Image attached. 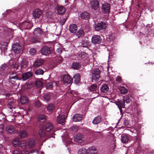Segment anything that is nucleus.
Returning a JSON list of instances; mask_svg holds the SVG:
<instances>
[{
	"label": "nucleus",
	"mask_w": 154,
	"mask_h": 154,
	"mask_svg": "<svg viewBox=\"0 0 154 154\" xmlns=\"http://www.w3.org/2000/svg\"><path fill=\"white\" fill-rule=\"evenodd\" d=\"M6 64H3L0 67V69L1 70H3L6 67Z\"/></svg>",
	"instance_id": "obj_60"
},
{
	"label": "nucleus",
	"mask_w": 154,
	"mask_h": 154,
	"mask_svg": "<svg viewBox=\"0 0 154 154\" xmlns=\"http://www.w3.org/2000/svg\"><path fill=\"white\" fill-rule=\"evenodd\" d=\"M62 81L64 85H71L72 81V79L69 77L68 75H64L62 78Z\"/></svg>",
	"instance_id": "obj_3"
},
{
	"label": "nucleus",
	"mask_w": 154,
	"mask_h": 154,
	"mask_svg": "<svg viewBox=\"0 0 154 154\" xmlns=\"http://www.w3.org/2000/svg\"><path fill=\"white\" fill-rule=\"evenodd\" d=\"M79 56L84 60L87 59L88 57L87 54L84 52H81L79 54Z\"/></svg>",
	"instance_id": "obj_29"
},
{
	"label": "nucleus",
	"mask_w": 154,
	"mask_h": 154,
	"mask_svg": "<svg viewBox=\"0 0 154 154\" xmlns=\"http://www.w3.org/2000/svg\"><path fill=\"white\" fill-rule=\"evenodd\" d=\"M35 143L34 138H30L29 139L28 142V145L29 148H33L35 145Z\"/></svg>",
	"instance_id": "obj_27"
},
{
	"label": "nucleus",
	"mask_w": 154,
	"mask_h": 154,
	"mask_svg": "<svg viewBox=\"0 0 154 154\" xmlns=\"http://www.w3.org/2000/svg\"><path fill=\"white\" fill-rule=\"evenodd\" d=\"M21 154H29V152L27 151H23L22 152Z\"/></svg>",
	"instance_id": "obj_64"
},
{
	"label": "nucleus",
	"mask_w": 154,
	"mask_h": 154,
	"mask_svg": "<svg viewBox=\"0 0 154 154\" xmlns=\"http://www.w3.org/2000/svg\"><path fill=\"white\" fill-rule=\"evenodd\" d=\"M75 79L74 82L75 83L77 84L79 83L80 80V76L79 73H77L75 75L73 76Z\"/></svg>",
	"instance_id": "obj_34"
},
{
	"label": "nucleus",
	"mask_w": 154,
	"mask_h": 154,
	"mask_svg": "<svg viewBox=\"0 0 154 154\" xmlns=\"http://www.w3.org/2000/svg\"><path fill=\"white\" fill-rule=\"evenodd\" d=\"M43 85V83L41 81H37L36 82V85L38 87H40Z\"/></svg>",
	"instance_id": "obj_52"
},
{
	"label": "nucleus",
	"mask_w": 154,
	"mask_h": 154,
	"mask_svg": "<svg viewBox=\"0 0 154 154\" xmlns=\"http://www.w3.org/2000/svg\"><path fill=\"white\" fill-rule=\"evenodd\" d=\"M1 120L0 119V122ZM4 124H0V136H2L3 135Z\"/></svg>",
	"instance_id": "obj_43"
},
{
	"label": "nucleus",
	"mask_w": 154,
	"mask_h": 154,
	"mask_svg": "<svg viewBox=\"0 0 154 154\" xmlns=\"http://www.w3.org/2000/svg\"><path fill=\"white\" fill-rule=\"evenodd\" d=\"M99 4L97 0H92L91 2V8L94 10H97L99 7Z\"/></svg>",
	"instance_id": "obj_17"
},
{
	"label": "nucleus",
	"mask_w": 154,
	"mask_h": 154,
	"mask_svg": "<svg viewBox=\"0 0 154 154\" xmlns=\"http://www.w3.org/2000/svg\"><path fill=\"white\" fill-rule=\"evenodd\" d=\"M33 75L32 73L31 72H28L22 74V78L21 80L25 81L29 78L31 77Z\"/></svg>",
	"instance_id": "obj_10"
},
{
	"label": "nucleus",
	"mask_w": 154,
	"mask_h": 154,
	"mask_svg": "<svg viewBox=\"0 0 154 154\" xmlns=\"http://www.w3.org/2000/svg\"><path fill=\"white\" fill-rule=\"evenodd\" d=\"M78 154H87V150L85 148H80L78 152Z\"/></svg>",
	"instance_id": "obj_42"
},
{
	"label": "nucleus",
	"mask_w": 154,
	"mask_h": 154,
	"mask_svg": "<svg viewBox=\"0 0 154 154\" xmlns=\"http://www.w3.org/2000/svg\"><path fill=\"white\" fill-rule=\"evenodd\" d=\"M129 140L128 135L122 134L121 135V142L123 143H127Z\"/></svg>",
	"instance_id": "obj_25"
},
{
	"label": "nucleus",
	"mask_w": 154,
	"mask_h": 154,
	"mask_svg": "<svg viewBox=\"0 0 154 154\" xmlns=\"http://www.w3.org/2000/svg\"><path fill=\"white\" fill-rule=\"evenodd\" d=\"M26 141L25 140H22L20 144V147L22 149H24L26 148Z\"/></svg>",
	"instance_id": "obj_44"
},
{
	"label": "nucleus",
	"mask_w": 154,
	"mask_h": 154,
	"mask_svg": "<svg viewBox=\"0 0 154 154\" xmlns=\"http://www.w3.org/2000/svg\"><path fill=\"white\" fill-rule=\"evenodd\" d=\"M89 91L93 93H97L98 92L97 86L96 84H94L91 85L89 88Z\"/></svg>",
	"instance_id": "obj_20"
},
{
	"label": "nucleus",
	"mask_w": 154,
	"mask_h": 154,
	"mask_svg": "<svg viewBox=\"0 0 154 154\" xmlns=\"http://www.w3.org/2000/svg\"><path fill=\"white\" fill-rule=\"evenodd\" d=\"M54 83L55 84H56L55 82H50L48 83L46 85V88L49 89L52 88L53 87Z\"/></svg>",
	"instance_id": "obj_51"
},
{
	"label": "nucleus",
	"mask_w": 154,
	"mask_h": 154,
	"mask_svg": "<svg viewBox=\"0 0 154 154\" xmlns=\"http://www.w3.org/2000/svg\"><path fill=\"white\" fill-rule=\"evenodd\" d=\"M16 131L14 127L11 125H8L6 128V131L7 133L9 134L13 133Z\"/></svg>",
	"instance_id": "obj_18"
},
{
	"label": "nucleus",
	"mask_w": 154,
	"mask_h": 154,
	"mask_svg": "<svg viewBox=\"0 0 154 154\" xmlns=\"http://www.w3.org/2000/svg\"><path fill=\"white\" fill-rule=\"evenodd\" d=\"M31 55H34L36 53V50L34 48L31 49L29 51Z\"/></svg>",
	"instance_id": "obj_55"
},
{
	"label": "nucleus",
	"mask_w": 154,
	"mask_h": 154,
	"mask_svg": "<svg viewBox=\"0 0 154 154\" xmlns=\"http://www.w3.org/2000/svg\"><path fill=\"white\" fill-rule=\"evenodd\" d=\"M101 37L99 35H94L92 37V42L94 44H99L101 42Z\"/></svg>",
	"instance_id": "obj_4"
},
{
	"label": "nucleus",
	"mask_w": 154,
	"mask_h": 154,
	"mask_svg": "<svg viewBox=\"0 0 154 154\" xmlns=\"http://www.w3.org/2000/svg\"><path fill=\"white\" fill-rule=\"evenodd\" d=\"M28 64L27 61L25 58H23L21 63V68L22 69L25 68Z\"/></svg>",
	"instance_id": "obj_33"
},
{
	"label": "nucleus",
	"mask_w": 154,
	"mask_h": 154,
	"mask_svg": "<svg viewBox=\"0 0 154 154\" xmlns=\"http://www.w3.org/2000/svg\"><path fill=\"white\" fill-rule=\"evenodd\" d=\"M100 70L98 69H95L93 70L92 72V79L93 81H97L100 78Z\"/></svg>",
	"instance_id": "obj_2"
},
{
	"label": "nucleus",
	"mask_w": 154,
	"mask_h": 154,
	"mask_svg": "<svg viewBox=\"0 0 154 154\" xmlns=\"http://www.w3.org/2000/svg\"><path fill=\"white\" fill-rule=\"evenodd\" d=\"M118 89L122 94H125L128 93V90L124 87L119 86L118 87Z\"/></svg>",
	"instance_id": "obj_35"
},
{
	"label": "nucleus",
	"mask_w": 154,
	"mask_h": 154,
	"mask_svg": "<svg viewBox=\"0 0 154 154\" xmlns=\"http://www.w3.org/2000/svg\"><path fill=\"white\" fill-rule=\"evenodd\" d=\"M106 27V23L101 22L100 23L95 24L94 28L96 30L99 31L105 29Z\"/></svg>",
	"instance_id": "obj_5"
},
{
	"label": "nucleus",
	"mask_w": 154,
	"mask_h": 154,
	"mask_svg": "<svg viewBox=\"0 0 154 154\" xmlns=\"http://www.w3.org/2000/svg\"><path fill=\"white\" fill-rule=\"evenodd\" d=\"M42 31L40 28H36L33 31V34L35 35L39 36L42 34Z\"/></svg>",
	"instance_id": "obj_26"
},
{
	"label": "nucleus",
	"mask_w": 154,
	"mask_h": 154,
	"mask_svg": "<svg viewBox=\"0 0 154 154\" xmlns=\"http://www.w3.org/2000/svg\"><path fill=\"white\" fill-rule=\"evenodd\" d=\"M115 35L113 33H110L107 36V38L108 40H112L115 39Z\"/></svg>",
	"instance_id": "obj_39"
},
{
	"label": "nucleus",
	"mask_w": 154,
	"mask_h": 154,
	"mask_svg": "<svg viewBox=\"0 0 154 154\" xmlns=\"http://www.w3.org/2000/svg\"><path fill=\"white\" fill-rule=\"evenodd\" d=\"M39 134L41 137H44L46 135V134L43 130H40L39 131Z\"/></svg>",
	"instance_id": "obj_49"
},
{
	"label": "nucleus",
	"mask_w": 154,
	"mask_h": 154,
	"mask_svg": "<svg viewBox=\"0 0 154 154\" xmlns=\"http://www.w3.org/2000/svg\"><path fill=\"white\" fill-rule=\"evenodd\" d=\"M82 119V115L79 114H76L72 117L73 121L75 122H79Z\"/></svg>",
	"instance_id": "obj_21"
},
{
	"label": "nucleus",
	"mask_w": 154,
	"mask_h": 154,
	"mask_svg": "<svg viewBox=\"0 0 154 154\" xmlns=\"http://www.w3.org/2000/svg\"><path fill=\"white\" fill-rule=\"evenodd\" d=\"M18 134L20 137L22 139L25 138L28 135L27 131L24 129L20 130Z\"/></svg>",
	"instance_id": "obj_11"
},
{
	"label": "nucleus",
	"mask_w": 154,
	"mask_h": 154,
	"mask_svg": "<svg viewBox=\"0 0 154 154\" xmlns=\"http://www.w3.org/2000/svg\"><path fill=\"white\" fill-rule=\"evenodd\" d=\"M44 60L42 59H38L34 62L33 66L34 67L37 68L42 65L44 62Z\"/></svg>",
	"instance_id": "obj_19"
},
{
	"label": "nucleus",
	"mask_w": 154,
	"mask_h": 154,
	"mask_svg": "<svg viewBox=\"0 0 154 154\" xmlns=\"http://www.w3.org/2000/svg\"><path fill=\"white\" fill-rule=\"evenodd\" d=\"M75 141L78 143H82L84 140V138L82 134H77L74 137Z\"/></svg>",
	"instance_id": "obj_9"
},
{
	"label": "nucleus",
	"mask_w": 154,
	"mask_h": 154,
	"mask_svg": "<svg viewBox=\"0 0 154 154\" xmlns=\"http://www.w3.org/2000/svg\"><path fill=\"white\" fill-rule=\"evenodd\" d=\"M87 154H97V151L94 146H91L87 149Z\"/></svg>",
	"instance_id": "obj_14"
},
{
	"label": "nucleus",
	"mask_w": 154,
	"mask_h": 154,
	"mask_svg": "<svg viewBox=\"0 0 154 154\" xmlns=\"http://www.w3.org/2000/svg\"><path fill=\"white\" fill-rule=\"evenodd\" d=\"M80 17L81 18L83 19L87 20L89 17V15L88 13L87 12H85L81 14Z\"/></svg>",
	"instance_id": "obj_30"
},
{
	"label": "nucleus",
	"mask_w": 154,
	"mask_h": 154,
	"mask_svg": "<svg viewBox=\"0 0 154 154\" xmlns=\"http://www.w3.org/2000/svg\"><path fill=\"white\" fill-rule=\"evenodd\" d=\"M21 103L23 104H26L29 101L28 98L25 95H21L20 97Z\"/></svg>",
	"instance_id": "obj_24"
},
{
	"label": "nucleus",
	"mask_w": 154,
	"mask_h": 154,
	"mask_svg": "<svg viewBox=\"0 0 154 154\" xmlns=\"http://www.w3.org/2000/svg\"><path fill=\"white\" fill-rule=\"evenodd\" d=\"M12 79L21 80V79L19 78L17 75H16L15 74L13 73L11 74L10 75L9 77V81L11 84H14L15 81H12Z\"/></svg>",
	"instance_id": "obj_16"
},
{
	"label": "nucleus",
	"mask_w": 154,
	"mask_h": 154,
	"mask_svg": "<svg viewBox=\"0 0 154 154\" xmlns=\"http://www.w3.org/2000/svg\"><path fill=\"white\" fill-rule=\"evenodd\" d=\"M42 15V11L39 9H36L33 12V16L35 18H39Z\"/></svg>",
	"instance_id": "obj_13"
},
{
	"label": "nucleus",
	"mask_w": 154,
	"mask_h": 154,
	"mask_svg": "<svg viewBox=\"0 0 154 154\" xmlns=\"http://www.w3.org/2000/svg\"><path fill=\"white\" fill-rule=\"evenodd\" d=\"M116 81L118 83H119L121 82V77L119 76H118L116 79Z\"/></svg>",
	"instance_id": "obj_61"
},
{
	"label": "nucleus",
	"mask_w": 154,
	"mask_h": 154,
	"mask_svg": "<svg viewBox=\"0 0 154 154\" xmlns=\"http://www.w3.org/2000/svg\"><path fill=\"white\" fill-rule=\"evenodd\" d=\"M57 10L58 13L60 15L63 14L65 13L66 11V9L65 8L61 6H57Z\"/></svg>",
	"instance_id": "obj_22"
},
{
	"label": "nucleus",
	"mask_w": 154,
	"mask_h": 154,
	"mask_svg": "<svg viewBox=\"0 0 154 154\" xmlns=\"http://www.w3.org/2000/svg\"><path fill=\"white\" fill-rule=\"evenodd\" d=\"M41 52L42 54L47 55L50 53L51 50L49 47L45 46L42 48Z\"/></svg>",
	"instance_id": "obj_15"
},
{
	"label": "nucleus",
	"mask_w": 154,
	"mask_h": 154,
	"mask_svg": "<svg viewBox=\"0 0 154 154\" xmlns=\"http://www.w3.org/2000/svg\"><path fill=\"white\" fill-rule=\"evenodd\" d=\"M14 103L12 101L9 102L8 104V107L10 109L14 108Z\"/></svg>",
	"instance_id": "obj_48"
},
{
	"label": "nucleus",
	"mask_w": 154,
	"mask_h": 154,
	"mask_svg": "<svg viewBox=\"0 0 154 154\" xmlns=\"http://www.w3.org/2000/svg\"><path fill=\"white\" fill-rule=\"evenodd\" d=\"M13 50L16 54H18L21 51V47L18 43L14 44L12 47Z\"/></svg>",
	"instance_id": "obj_8"
},
{
	"label": "nucleus",
	"mask_w": 154,
	"mask_h": 154,
	"mask_svg": "<svg viewBox=\"0 0 154 154\" xmlns=\"http://www.w3.org/2000/svg\"><path fill=\"white\" fill-rule=\"evenodd\" d=\"M109 88L106 85H104L101 88V91L102 92L105 93L109 90Z\"/></svg>",
	"instance_id": "obj_38"
},
{
	"label": "nucleus",
	"mask_w": 154,
	"mask_h": 154,
	"mask_svg": "<svg viewBox=\"0 0 154 154\" xmlns=\"http://www.w3.org/2000/svg\"><path fill=\"white\" fill-rule=\"evenodd\" d=\"M63 141L66 142L67 144H69L70 143V139H69L67 136L66 138H64L63 136H62Z\"/></svg>",
	"instance_id": "obj_45"
},
{
	"label": "nucleus",
	"mask_w": 154,
	"mask_h": 154,
	"mask_svg": "<svg viewBox=\"0 0 154 154\" xmlns=\"http://www.w3.org/2000/svg\"><path fill=\"white\" fill-rule=\"evenodd\" d=\"M90 45L89 43L88 40L84 41L82 42L81 46L83 47H88Z\"/></svg>",
	"instance_id": "obj_37"
},
{
	"label": "nucleus",
	"mask_w": 154,
	"mask_h": 154,
	"mask_svg": "<svg viewBox=\"0 0 154 154\" xmlns=\"http://www.w3.org/2000/svg\"><path fill=\"white\" fill-rule=\"evenodd\" d=\"M45 128L47 131L48 132L53 129V126L51 123H48L45 125Z\"/></svg>",
	"instance_id": "obj_31"
},
{
	"label": "nucleus",
	"mask_w": 154,
	"mask_h": 154,
	"mask_svg": "<svg viewBox=\"0 0 154 154\" xmlns=\"http://www.w3.org/2000/svg\"><path fill=\"white\" fill-rule=\"evenodd\" d=\"M66 20L67 19L66 18H63L61 19L60 22V25L62 26H63Z\"/></svg>",
	"instance_id": "obj_54"
},
{
	"label": "nucleus",
	"mask_w": 154,
	"mask_h": 154,
	"mask_svg": "<svg viewBox=\"0 0 154 154\" xmlns=\"http://www.w3.org/2000/svg\"><path fill=\"white\" fill-rule=\"evenodd\" d=\"M57 51L58 53H59V54H60L61 53L62 51L61 50V48H57Z\"/></svg>",
	"instance_id": "obj_63"
},
{
	"label": "nucleus",
	"mask_w": 154,
	"mask_h": 154,
	"mask_svg": "<svg viewBox=\"0 0 154 154\" xmlns=\"http://www.w3.org/2000/svg\"><path fill=\"white\" fill-rule=\"evenodd\" d=\"M133 99V97L131 95H126L124 98V100L127 103H130Z\"/></svg>",
	"instance_id": "obj_32"
},
{
	"label": "nucleus",
	"mask_w": 154,
	"mask_h": 154,
	"mask_svg": "<svg viewBox=\"0 0 154 154\" xmlns=\"http://www.w3.org/2000/svg\"><path fill=\"white\" fill-rule=\"evenodd\" d=\"M101 118L100 116H98L95 117L92 121V123L94 125H97L100 122Z\"/></svg>",
	"instance_id": "obj_28"
},
{
	"label": "nucleus",
	"mask_w": 154,
	"mask_h": 154,
	"mask_svg": "<svg viewBox=\"0 0 154 154\" xmlns=\"http://www.w3.org/2000/svg\"><path fill=\"white\" fill-rule=\"evenodd\" d=\"M78 128V127L76 126H73L71 128L72 130L74 131H76Z\"/></svg>",
	"instance_id": "obj_56"
},
{
	"label": "nucleus",
	"mask_w": 154,
	"mask_h": 154,
	"mask_svg": "<svg viewBox=\"0 0 154 154\" xmlns=\"http://www.w3.org/2000/svg\"><path fill=\"white\" fill-rule=\"evenodd\" d=\"M44 72L42 69H39L35 70V74L37 75H42L43 74Z\"/></svg>",
	"instance_id": "obj_46"
},
{
	"label": "nucleus",
	"mask_w": 154,
	"mask_h": 154,
	"mask_svg": "<svg viewBox=\"0 0 154 154\" xmlns=\"http://www.w3.org/2000/svg\"><path fill=\"white\" fill-rule=\"evenodd\" d=\"M69 30L70 32L72 33H75L77 30V26L74 24L70 25L69 26Z\"/></svg>",
	"instance_id": "obj_23"
},
{
	"label": "nucleus",
	"mask_w": 154,
	"mask_h": 154,
	"mask_svg": "<svg viewBox=\"0 0 154 154\" xmlns=\"http://www.w3.org/2000/svg\"><path fill=\"white\" fill-rule=\"evenodd\" d=\"M12 154H20L19 149L15 150L13 152Z\"/></svg>",
	"instance_id": "obj_58"
},
{
	"label": "nucleus",
	"mask_w": 154,
	"mask_h": 154,
	"mask_svg": "<svg viewBox=\"0 0 154 154\" xmlns=\"http://www.w3.org/2000/svg\"><path fill=\"white\" fill-rule=\"evenodd\" d=\"M84 34L83 31L81 29L79 30L76 33V35L78 37H80L83 35Z\"/></svg>",
	"instance_id": "obj_50"
},
{
	"label": "nucleus",
	"mask_w": 154,
	"mask_h": 154,
	"mask_svg": "<svg viewBox=\"0 0 154 154\" xmlns=\"http://www.w3.org/2000/svg\"><path fill=\"white\" fill-rule=\"evenodd\" d=\"M80 66L79 64L77 62L74 63L72 65V68L75 69H77Z\"/></svg>",
	"instance_id": "obj_47"
},
{
	"label": "nucleus",
	"mask_w": 154,
	"mask_h": 154,
	"mask_svg": "<svg viewBox=\"0 0 154 154\" xmlns=\"http://www.w3.org/2000/svg\"><path fill=\"white\" fill-rule=\"evenodd\" d=\"M13 143L14 145L15 146H18L20 143V141L19 139L18 138H15L12 142Z\"/></svg>",
	"instance_id": "obj_36"
},
{
	"label": "nucleus",
	"mask_w": 154,
	"mask_h": 154,
	"mask_svg": "<svg viewBox=\"0 0 154 154\" xmlns=\"http://www.w3.org/2000/svg\"><path fill=\"white\" fill-rule=\"evenodd\" d=\"M116 103L119 108L121 112V111L122 108H125V101L124 100H118V101Z\"/></svg>",
	"instance_id": "obj_12"
},
{
	"label": "nucleus",
	"mask_w": 154,
	"mask_h": 154,
	"mask_svg": "<svg viewBox=\"0 0 154 154\" xmlns=\"http://www.w3.org/2000/svg\"><path fill=\"white\" fill-rule=\"evenodd\" d=\"M39 121L41 122H44L46 121L45 117L44 115H41L39 116L38 117Z\"/></svg>",
	"instance_id": "obj_41"
},
{
	"label": "nucleus",
	"mask_w": 154,
	"mask_h": 154,
	"mask_svg": "<svg viewBox=\"0 0 154 154\" xmlns=\"http://www.w3.org/2000/svg\"><path fill=\"white\" fill-rule=\"evenodd\" d=\"M59 116L57 117V122L62 125H63L65 122L66 118L65 117L64 114L65 113L63 112L61 109H59L58 112Z\"/></svg>",
	"instance_id": "obj_1"
},
{
	"label": "nucleus",
	"mask_w": 154,
	"mask_h": 154,
	"mask_svg": "<svg viewBox=\"0 0 154 154\" xmlns=\"http://www.w3.org/2000/svg\"><path fill=\"white\" fill-rule=\"evenodd\" d=\"M13 67L14 68H15L16 69V70H17V68L19 67V65L17 63H15L14 65H13Z\"/></svg>",
	"instance_id": "obj_62"
},
{
	"label": "nucleus",
	"mask_w": 154,
	"mask_h": 154,
	"mask_svg": "<svg viewBox=\"0 0 154 154\" xmlns=\"http://www.w3.org/2000/svg\"><path fill=\"white\" fill-rule=\"evenodd\" d=\"M102 11L105 14L109 13L110 11V5L108 3H104L102 5Z\"/></svg>",
	"instance_id": "obj_6"
},
{
	"label": "nucleus",
	"mask_w": 154,
	"mask_h": 154,
	"mask_svg": "<svg viewBox=\"0 0 154 154\" xmlns=\"http://www.w3.org/2000/svg\"><path fill=\"white\" fill-rule=\"evenodd\" d=\"M40 102L38 101H37L35 103V106L37 107H39L41 106Z\"/></svg>",
	"instance_id": "obj_59"
},
{
	"label": "nucleus",
	"mask_w": 154,
	"mask_h": 154,
	"mask_svg": "<svg viewBox=\"0 0 154 154\" xmlns=\"http://www.w3.org/2000/svg\"><path fill=\"white\" fill-rule=\"evenodd\" d=\"M50 96L49 94H47L45 95L44 97V100L48 101L50 99Z\"/></svg>",
	"instance_id": "obj_53"
},
{
	"label": "nucleus",
	"mask_w": 154,
	"mask_h": 154,
	"mask_svg": "<svg viewBox=\"0 0 154 154\" xmlns=\"http://www.w3.org/2000/svg\"><path fill=\"white\" fill-rule=\"evenodd\" d=\"M0 117L4 120H5L6 119V116L3 113L0 114Z\"/></svg>",
	"instance_id": "obj_57"
},
{
	"label": "nucleus",
	"mask_w": 154,
	"mask_h": 154,
	"mask_svg": "<svg viewBox=\"0 0 154 154\" xmlns=\"http://www.w3.org/2000/svg\"><path fill=\"white\" fill-rule=\"evenodd\" d=\"M47 109L48 111L51 112L54 110V106L53 104H49L47 107Z\"/></svg>",
	"instance_id": "obj_40"
},
{
	"label": "nucleus",
	"mask_w": 154,
	"mask_h": 154,
	"mask_svg": "<svg viewBox=\"0 0 154 154\" xmlns=\"http://www.w3.org/2000/svg\"><path fill=\"white\" fill-rule=\"evenodd\" d=\"M20 26L25 29H28L31 28L32 26V24L30 22H27L26 21H24L22 23H21Z\"/></svg>",
	"instance_id": "obj_7"
}]
</instances>
